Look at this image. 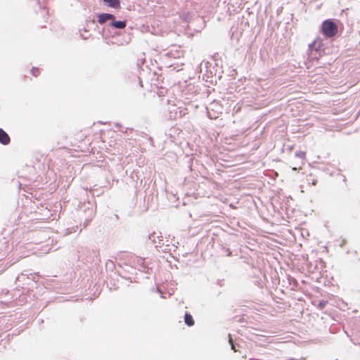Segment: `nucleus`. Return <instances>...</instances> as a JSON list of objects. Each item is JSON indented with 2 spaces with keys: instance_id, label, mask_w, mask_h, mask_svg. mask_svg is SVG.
<instances>
[{
  "instance_id": "f257e3e1",
  "label": "nucleus",
  "mask_w": 360,
  "mask_h": 360,
  "mask_svg": "<svg viewBox=\"0 0 360 360\" xmlns=\"http://www.w3.org/2000/svg\"><path fill=\"white\" fill-rule=\"evenodd\" d=\"M321 33L326 38H333L338 32V27L333 19H327L323 21L321 27Z\"/></svg>"
},
{
  "instance_id": "dca6fc26",
  "label": "nucleus",
  "mask_w": 360,
  "mask_h": 360,
  "mask_svg": "<svg viewBox=\"0 0 360 360\" xmlns=\"http://www.w3.org/2000/svg\"><path fill=\"white\" fill-rule=\"evenodd\" d=\"M316 266H317L318 265V262H320V263L322 264L323 263V260H322V259H319L316 260Z\"/></svg>"
},
{
  "instance_id": "412c9836",
  "label": "nucleus",
  "mask_w": 360,
  "mask_h": 360,
  "mask_svg": "<svg viewBox=\"0 0 360 360\" xmlns=\"http://www.w3.org/2000/svg\"><path fill=\"white\" fill-rule=\"evenodd\" d=\"M311 184H312L313 185H315V181H314V180H313Z\"/></svg>"
},
{
  "instance_id": "1a4fd4ad",
  "label": "nucleus",
  "mask_w": 360,
  "mask_h": 360,
  "mask_svg": "<svg viewBox=\"0 0 360 360\" xmlns=\"http://www.w3.org/2000/svg\"><path fill=\"white\" fill-rule=\"evenodd\" d=\"M102 1L110 8H118L120 7V0H102Z\"/></svg>"
},
{
  "instance_id": "0eeeda50",
  "label": "nucleus",
  "mask_w": 360,
  "mask_h": 360,
  "mask_svg": "<svg viewBox=\"0 0 360 360\" xmlns=\"http://www.w3.org/2000/svg\"><path fill=\"white\" fill-rule=\"evenodd\" d=\"M160 238H162L161 236H160V233H156V232H153L150 234H149L148 236V240H151L153 243L154 244H156L157 243H158V244H160V241H162V240L160 239Z\"/></svg>"
},
{
  "instance_id": "6e6552de",
  "label": "nucleus",
  "mask_w": 360,
  "mask_h": 360,
  "mask_svg": "<svg viewBox=\"0 0 360 360\" xmlns=\"http://www.w3.org/2000/svg\"><path fill=\"white\" fill-rule=\"evenodd\" d=\"M305 68L308 70V72H313L315 70V67H314V58L309 56L307 58V60L304 62Z\"/></svg>"
},
{
  "instance_id": "4468645a",
  "label": "nucleus",
  "mask_w": 360,
  "mask_h": 360,
  "mask_svg": "<svg viewBox=\"0 0 360 360\" xmlns=\"http://www.w3.org/2000/svg\"><path fill=\"white\" fill-rule=\"evenodd\" d=\"M314 46H315V39L313 40L312 42L309 44V51L310 52L313 51Z\"/></svg>"
},
{
  "instance_id": "f3484780",
  "label": "nucleus",
  "mask_w": 360,
  "mask_h": 360,
  "mask_svg": "<svg viewBox=\"0 0 360 360\" xmlns=\"http://www.w3.org/2000/svg\"><path fill=\"white\" fill-rule=\"evenodd\" d=\"M89 221V220H88V221H85V222H84V226H87V225H88Z\"/></svg>"
},
{
  "instance_id": "a211bd4d",
  "label": "nucleus",
  "mask_w": 360,
  "mask_h": 360,
  "mask_svg": "<svg viewBox=\"0 0 360 360\" xmlns=\"http://www.w3.org/2000/svg\"><path fill=\"white\" fill-rule=\"evenodd\" d=\"M316 169H323V168H321L320 166L316 165Z\"/></svg>"
},
{
  "instance_id": "ddd939ff",
  "label": "nucleus",
  "mask_w": 360,
  "mask_h": 360,
  "mask_svg": "<svg viewBox=\"0 0 360 360\" xmlns=\"http://www.w3.org/2000/svg\"><path fill=\"white\" fill-rule=\"evenodd\" d=\"M32 73L34 77H37V75L39 73V69L37 68H32Z\"/></svg>"
},
{
  "instance_id": "2eb2a0df",
  "label": "nucleus",
  "mask_w": 360,
  "mask_h": 360,
  "mask_svg": "<svg viewBox=\"0 0 360 360\" xmlns=\"http://www.w3.org/2000/svg\"><path fill=\"white\" fill-rule=\"evenodd\" d=\"M226 251L227 252V256H231V251L229 249H226Z\"/></svg>"
},
{
  "instance_id": "5701e85b",
  "label": "nucleus",
  "mask_w": 360,
  "mask_h": 360,
  "mask_svg": "<svg viewBox=\"0 0 360 360\" xmlns=\"http://www.w3.org/2000/svg\"><path fill=\"white\" fill-rule=\"evenodd\" d=\"M207 114H208V116H209L210 118H212V117H210V112H207Z\"/></svg>"
},
{
  "instance_id": "423d86ee",
  "label": "nucleus",
  "mask_w": 360,
  "mask_h": 360,
  "mask_svg": "<svg viewBox=\"0 0 360 360\" xmlns=\"http://www.w3.org/2000/svg\"><path fill=\"white\" fill-rule=\"evenodd\" d=\"M11 141L10 136L3 129L0 128V143L3 145H8Z\"/></svg>"
},
{
  "instance_id": "39448f33",
  "label": "nucleus",
  "mask_w": 360,
  "mask_h": 360,
  "mask_svg": "<svg viewBox=\"0 0 360 360\" xmlns=\"http://www.w3.org/2000/svg\"><path fill=\"white\" fill-rule=\"evenodd\" d=\"M110 25L117 30H122L124 29L127 26V21L126 20H112V21L110 23Z\"/></svg>"
},
{
  "instance_id": "20e7f679",
  "label": "nucleus",
  "mask_w": 360,
  "mask_h": 360,
  "mask_svg": "<svg viewBox=\"0 0 360 360\" xmlns=\"http://www.w3.org/2000/svg\"><path fill=\"white\" fill-rule=\"evenodd\" d=\"M133 262L139 271L146 274H150V269L144 264L143 258H136Z\"/></svg>"
},
{
  "instance_id": "f03ea898",
  "label": "nucleus",
  "mask_w": 360,
  "mask_h": 360,
  "mask_svg": "<svg viewBox=\"0 0 360 360\" xmlns=\"http://www.w3.org/2000/svg\"><path fill=\"white\" fill-rule=\"evenodd\" d=\"M97 17H98L97 21L100 25H103L108 20L112 21V20L115 19V16L113 14L107 13H99V14H98Z\"/></svg>"
},
{
  "instance_id": "9b49d317",
  "label": "nucleus",
  "mask_w": 360,
  "mask_h": 360,
  "mask_svg": "<svg viewBox=\"0 0 360 360\" xmlns=\"http://www.w3.org/2000/svg\"><path fill=\"white\" fill-rule=\"evenodd\" d=\"M229 342L231 345V349H233L234 352H236L237 351L236 345V344H234L231 334H229Z\"/></svg>"
},
{
  "instance_id": "6ab92c4d",
  "label": "nucleus",
  "mask_w": 360,
  "mask_h": 360,
  "mask_svg": "<svg viewBox=\"0 0 360 360\" xmlns=\"http://www.w3.org/2000/svg\"><path fill=\"white\" fill-rule=\"evenodd\" d=\"M321 75V72H318V70L316 69V75Z\"/></svg>"
},
{
  "instance_id": "7ed1b4c3",
  "label": "nucleus",
  "mask_w": 360,
  "mask_h": 360,
  "mask_svg": "<svg viewBox=\"0 0 360 360\" xmlns=\"http://www.w3.org/2000/svg\"><path fill=\"white\" fill-rule=\"evenodd\" d=\"M304 156H305V153L304 152L298 151V152L295 153V160H297V162L296 163V165L298 167H296V166L292 167V170L295 171V170L301 168V165L304 164Z\"/></svg>"
},
{
  "instance_id": "9d476101",
  "label": "nucleus",
  "mask_w": 360,
  "mask_h": 360,
  "mask_svg": "<svg viewBox=\"0 0 360 360\" xmlns=\"http://www.w3.org/2000/svg\"><path fill=\"white\" fill-rule=\"evenodd\" d=\"M184 322L188 326H193L195 323L193 316L188 312H186L184 315Z\"/></svg>"
},
{
  "instance_id": "aec40b11",
  "label": "nucleus",
  "mask_w": 360,
  "mask_h": 360,
  "mask_svg": "<svg viewBox=\"0 0 360 360\" xmlns=\"http://www.w3.org/2000/svg\"><path fill=\"white\" fill-rule=\"evenodd\" d=\"M326 316H327V317H326V319H330V316L329 314H326Z\"/></svg>"
},
{
  "instance_id": "f8f14e48",
  "label": "nucleus",
  "mask_w": 360,
  "mask_h": 360,
  "mask_svg": "<svg viewBox=\"0 0 360 360\" xmlns=\"http://www.w3.org/2000/svg\"><path fill=\"white\" fill-rule=\"evenodd\" d=\"M328 301L327 300H321V301H319L318 305L316 306V307H318L319 309H322L326 305L328 304Z\"/></svg>"
},
{
  "instance_id": "b1692460",
  "label": "nucleus",
  "mask_w": 360,
  "mask_h": 360,
  "mask_svg": "<svg viewBox=\"0 0 360 360\" xmlns=\"http://www.w3.org/2000/svg\"><path fill=\"white\" fill-rule=\"evenodd\" d=\"M316 292H318V290H319V288L318 287H316Z\"/></svg>"
},
{
  "instance_id": "4be33fe9",
  "label": "nucleus",
  "mask_w": 360,
  "mask_h": 360,
  "mask_svg": "<svg viewBox=\"0 0 360 360\" xmlns=\"http://www.w3.org/2000/svg\"><path fill=\"white\" fill-rule=\"evenodd\" d=\"M116 127H120V124H118V123L116 124Z\"/></svg>"
}]
</instances>
